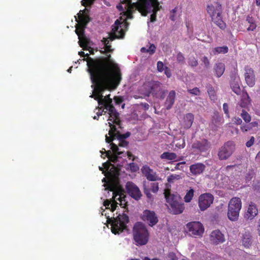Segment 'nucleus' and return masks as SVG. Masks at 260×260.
Masks as SVG:
<instances>
[{
    "instance_id": "f257e3e1",
    "label": "nucleus",
    "mask_w": 260,
    "mask_h": 260,
    "mask_svg": "<svg viewBox=\"0 0 260 260\" xmlns=\"http://www.w3.org/2000/svg\"><path fill=\"white\" fill-rule=\"evenodd\" d=\"M111 55L109 54L106 57H100L93 59L88 58L87 64V71L92 78L93 75L106 77V79H112L115 81L121 82L122 74L118 65L111 59Z\"/></svg>"
},
{
    "instance_id": "f03ea898",
    "label": "nucleus",
    "mask_w": 260,
    "mask_h": 260,
    "mask_svg": "<svg viewBox=\"0 0 260 260\" xmlns=\"http://www.w3.org/2000/svg\"><path fill=\"white\" fill-rule=\"evenodd\" d=\"M120 2L116 7L119 11H122L128 19L133 18V14L136 10L143 16L151 12L157 15L161 7L157 0H138V2L133 3H131V0H120Z\"/></svg>"
},
{
    "instance_id": "7ed1b4c3",
    "label": "nucleus",
    "mask_w": 260,
    "mask_h": 260,
    "mask_svg": "<svg viewBox=\"0 0 260 260\" xmlns=\"http://www.w3.org/2000/svg\"><path fill=\"white\" fill-rule=\"evenodd\" d=\"M93 77L90 75V79L92 83L95 85L94 93L90 96L93 98L94 99L98 101V104L101 106L102 104V99L104 97L102 95V92L107 88H110L115 89L119 85L120 82L115 81L112 79H106V77L99 76L97 77L98 75L94 74Z\"/></svg>"
},
{
    "instance_id": "20e7f679",
    "label": "nucleus",
    "mask_w": 260,
    "mask_h": 260,
    "mask_svg": "<svg viewBox=\"0 0 260 260\" xmlns=\"http://www.w3.org/2000/svg\"><path fill=\"white\" fill-rule=\"evenodd\" d=\"M108 188L110 191L113 192V195L112 198L113 199V201H112V203L108 200L105 201L104 205L106 208L107 209L110 208V206L111 211H114L117 207L116 200L119 201L120 205L122 206V207L125 208L126 202L125 201L126 196L124 194L125 192L124 190L121 187H115L113 185L109 186Z\"/></svg>"
},
{
    "instance_id": "39448f33",
    "label": "nucleus",
    "mask_w": 260,
    "mask_h": 260,
    "mask_svg": "<svg viewBox=\"0 0 260 260\" xmlns=\"http://www.w3.org/2000/svg\"><path fill=\"white\" fill-rule=\"evenodd\" d=\"M133 239L137 246L146 245L149 239V232L146 225L141 222H137L133 228Z\"/></svg>"
},
{
    "instance_id": "423d86ee",
    "label": "nucleus",
    "mask_w": 260,
    "mask_h": 260,
    "mask_svg": "<svg viewBox=\"0 0 260 260\" xmlns=\"http://www.w3.org/2000/svg\"><path fill=\"white\" fill-rule=\"evenodd\" d=\"M164 194L166 201L170 205L172 212L175 214L181 213L184 207L180 197L178 194L171 193V191L169 189L165 190Z\"/></svg>"
},
{
    "instance_id": "0eeeda50",
    "label": "nucleus",
    "mask_w": 260,
    "mask_h": 260,
    "mask_svg": "<svg viewBox=\"0 0 260 260\" xmlns=\"http://www.w3.org/2000/svg\"><path fill=\"white\" fill-rule=\"evenodd\" d=\"M107 222L111 225V231L114 234L121 233L126 228V224L129 222V217L125 213L119 214L116 217L107 218Z\"/></svg>"
},
{
    "instance_id": "6e6552de",
    "label": "nucleus",
    "mask_w": 260,
    "mask_h": 260,
    "mask_svg": "<svg viewBox=\"0 0 260 260\" xmlns=\"http://www.w3.org/2000/svg\"><path fill=\"white\" fill-rule=\"evenodd\" d=\"M108 111L109 115L108 120L112 122L113 123L119 126L120 128L121 120L119 118V113L117 111L115 107L112 105L110 107L103 108L102 110L97 112L98 116H101L103 113H106Z\"/></svg>"
},
{
    "instance_id": "1a4fd4ad",
    "label": "nucleus",
    "mask_w": 260,
    "mask_h": 260,
    "mask_svg": "<svg viewBox=\"0 0 260 260\" xmlns=\"http://www.w3.org/2000/svg\"><path fill=\"white\" fill-rule=\"evenodd\" d=\"M110 129L109 131L108 134L109 136L107 135L105 136L106 142L108 143H110L112 142L114 139L116 138L117 139H124L129 137L131 135V133L128 132H126L124 134H121L119 131L117 130L116 126L113 125L112 123L109 122Z\"/></svg>"
},
{
    "instance_id": "9d476101",
    "label": "nucleus",
    "mask_w": 260,
    "mask_h": 260,
    "mask_svg": "<svg viewBox=\"0 0 260 260\" xmlns=\"http://www.w3.org/2000/svg\"><path fill=\"white\" fill-rule=\"evenodd\" d=\"M234 149L233 143L228 141L219 149L218 156L220 160L227 159L233 153Z\"/></svg>"
},
{
    "instance_id": "9b49d317",
    "label": "nucleus",
    "mask_w": 260,
    "mask_h": 260,
    "mask_svg": "<svg viewBox=\"0 0 260 260\" xmlns=\"http://www.w3.org/2000/svg\"><path fill=\"white\" fill-rule=\"evenodd\" d=\"M161 85V83L158 81H151L145 83L143 87L147 95H149L150 94L156 95L160 92Z\"/></svg>"
},
{
    "instance_id": "f8f14e48",
    "label": "nucleus",
    "mask_w": 260,
    "mask_h": 260,
    "mask_svg": "<svg viewBox=\"0 0 260 260\" xmlns=\"http://www.w3.org/2000/svg\"><path fill=\"white\" fill-rule=\"evenodd\" d=\"M121 23L118 19H117L114 24L112 26L111 32L110 34L109 39L113 41L115 39H121L124 36V31L122 28Z\"/></svg>"
},
{
    "instance_id": "ddd939ff",
    "label": "nucleus",
    "mask_w": 260,
    "mask_h": 260,
    "mask_svg": "<svg viewBox=\"0 0 260 260\" xmlns=\"http://www.w3.org/2000/svg\"><path fill=\"white\" fill-rule=\"evenodd\" d=\"M213 200L214 197L210 193H205L200 195L198 202L200 210H206L213 203Z\"/></svg>"
},
{
    "instance_id": "4468645a",
    "label": "nucleus",
    "mask_w": 260,
    "mask_h": 260,
    "mask_svg": "<svg viewBox=\"0 0 260 260\" xmlns=\"http://www.w3.org/2000/svg\"><path fill=\"white\" fill-rule=\"evenodd\" d=\"M141 218L143 221L152 227L155 225L158 221V217L155 213L149 210L143 211L141 214Z\"/></svg>"
},
{
    "instance_id": "2eb2a0df",
    "label": "nucleus",
    "mask_w": 260,
    "mask_h": 260,
    "mask_svg": "<svg viewBox=\"0 0 260 260\" xmlns=\"http://www.w3.org/2000/svg\"><path fill=\"white\" fill-rule=\"evenodd\" d=\"M186 226L189 232L193 236H201L204 233V228L200 222H190L187 224Z\"/></svg>"
},
{
    "instance_id": "dca6fc26",
    "label": "nucleus",
    "mask_w": 260,
    "mask_h": 260,
    "mask_svg": "<svg viewBox=\"0 0 260 260\" xmlns=\"http://www.w3.org/2000/svg\"><path fill=\"white\" fill-rule=\"evenodd\" d=\"M125 188L128 194L136 200H139L141 196V192L138 187L132 182H127Z\"/></svg>"
},
{
    "instance_id": "f3484780",
    "label": "nucleus",
    "mask_w": 260,
    "mask_h": 260,
    "mask_svg": "<svg viewBox=\"0 0 260 260\" xmlns=\"http://www.w3.org/2000/svg\"><path fill=\"white\" fill-rule=\"evenodd\" d=\"M144 192L149 199H152L153 197L150 191L156 193L159 189L158 183L156 182L149 183L146 181L143 182Z\"/></svg>"
},
{
    "instance_id": "a211bd4d",
    "label": "nucleus",
    "mask_w": 260,
    "mask_h": 260,
    "mask_svg": "<svg viewBox=\"0 0 260 260\" xmlns=\"http://www.w3.org/2000/svg\"><path fill=\"white\" fill-rule=\"evenodd\" d=\"M210 142L206 139H204L202 141H197L194 142L191 146L193 149H195L198 152H200L207 151L210 149Z\"/></svg>"
},
{
    "instance_id": "6ab92c4d",
    "label": "nucleus",
    "mask_w": 260,
    "mask_h": 260,
    "mask_svg": "<svg viewBox=\"0 0 260 260\" xmlns=\"http://www.w3.org/2000/svg\"><path fill=\"white\" fill-rule=\"evenodd\" d=\"M210 240L212 243L218 245L225 241L224 235L219 230L213 231L210 235Z\"/></svg>"
},
{
    "instance_id": "aec40b11",
    "label": "nucleus",
    "mask_w": 260,
    "mask_h": 260,
    "mask_svg": "<svg viewBox=\"0 0 260 260\" xmlns=\"http://www.w3.org/2000/svg\"><path fill=\"white\" fill-rule=\"evenodd\" d=\"M142 173L146 177L147 180L150 181H155L160 179L159 177L154 172L152 169L147 165L143 166L141 169Z\"/></svg>"
},
{
    "instance_id": "412c9836",
    "label": "nucleus",
    "mask_w": 260,
    "mask_h": 260,
    "mask_svg": "<svg viewBox=\"0 0 260 260\" xmlns=\"http://www.w3.org/2000/svg\"><path fill=\"white\" fill-rule=\"evenodd\" d=\"M245 79L247 85L253 87L255 84V76L253 70L247 66L245 68Z\"/></svg>"
},
{
    "instance_id": "4be33fe9",
    "label": "nucleus",
    "mask_w": 260,
    "mask_h": 260,
    "mask_svg": "<svg viewBox=\"0 0 260 260\" xmlns=\"http://www.w3.org/2000/svg\"><path fill=\"white\" fill-rule=\"evenodd\" d=\"M257 213L258 210L256 205L251 202L245 214L244 217L247 220H251L257 215Z\"/></svg>"
},
{
    "instance_id": "5701e85b",
    "label": "nucleus",
    "mask_w": 260,
    "mask_h": 260,
    "mask_svg": "<svg viewBox=\"0 0 260 260\" xmlns=\"http://www.w3.org/2000/svg\"><path fill=\"white\" fill-rule=\"evenodd\" d=\"M206 166L201 162L195 163L189 167V170L192 175L197 176L201 174L205 170Z\"/></svg>"
},
{
    "instance_id": "b1692460",
    "label": "nucleus",
    "mask_w": 260,
    "mask_h": 260,
    "mask_svg": "<svg viewBox=\"0 0 260 260\" xmlns=\"http://www.w3.org/2000/svg\"><path fill=\"white\" fill-rule=\"evenodd\" d=\"M216 15H213L211 17L212 20L220 28L224 29L226 27V24L222 20L221 13L220 12H215Z\"/></svg>"
},
{
    "instance_id": "393cba45",
    "label": "nucleus",
    "mask_w": 260,
    "mask_h": 260,
    "mask_svg": "<svg viewBox=\"0 0 260 260\" xmlns=\"http://www.w3.org/2000/svg\"><path fill=\"white\" fill-rule=\"evenodd\" d=\"M228 207L240 211L242 208V202L241 199L238 197L233 198L229 203Z\"/></svg>"
},
{
    "instance_id": "a878e982",
    "label": "nucleus",
    "mask_w": 260,
    "mask_h": 260,
    "mask_svg": "<svg viewBox=\"0 0 260 260\" xmlns=\"http://www.w3.org/2000/svg\"><path fill=\"white\" fill-rule=\"evenodd\" d=\"M242 245L245 248H249L252 244V238L251 234L249 232H245L242 236Z\"/></svg>"
},
{
    "instance_id": "bb28decb",
    "label": "nucleus",
    "mask_w": 260,
    "mask_h": 260,
    "mask_svg": "<svg viewBox=\"0 0 260 260\" xmlns=\"http://www.w3.org/2000/svg\"><path fill=\"white\" fill-rule=\"evenodd\" d=\"M176 97V92L174 90H171L166 99L165 106L167 109H170L173 105Z\"/></svg>"
},
{
    "instance_id": "cd10ccee",
    "label": "nucleus",
    "mask_w": 260,
    "mask_h": 260,
    "mask_svg": "<svg viewBox=\"0 0 260 260\" xmlns=\"http://www.w3.org/2000/svg\"><path fill=\"white\" fill-rule=\"evenodd\" d=\"M260 120L252 121L248 124H243L241 126L240 128L242 132L245 133L248 131H252L255 127H258Z\"/></svg>"
},
{
    "instance_id": "c85d7f7f",
    "label": "nucleus",
    "mask_w": 260,
    "mask_h": 260,
    "mask_svg": "<svg viewBox=\"0 0 260 260\" xmlns=\"http://www.w3.org/2000/svg\"><path fill=\"white\" fill-rule=\"evenodd\" d=\"M102 104L101 105L100 107L97 108L96 109H98V111H100L103 109V108H107L112 106V100L110 98V95L105 96L104 98H102Z\"/></svg>"
},
{
    "instance_id": "c756f323",
    "label": "nucleus",
    "mask_w": 260,
    "mask_h": 260,
    "mask_svg": "<svg viewBox=\"0 0 260 260\" xmlns=\"http://www.w3.org/2000/svg\"><path fill=\"white\" fill-rule=\"evenodd\" d=\"M240 211L234 208H229L228 211V218L231 221H236L239 216Z\"/></svg>"
},
{
    "instance_id": "7c9ffc66",
    "label": "nucleus",
    "mask_w": 260,
    "mask_h": 260,
    "mask_svg": "<svg viewBox=\"0 0 260 260\" xmlns=\"http://www.w3.org/2000/svg\"><path fill=\"white\" fill-rule=\"evenodd\" d=\"M246 21L249 24V26L247 28L248 31H253L257 27V25L254 18L250 15H248L246 17Z\"/></svg>"
},
{
    "instance_id": "2f4dec72",
    "label": "nucleus",
    "mask_w": 260,
    "mask_h": 260,
    "mask_svg": "<svg viewBox=\"0 0 260 260\" xmlns=\"http://www.w3.org/2000/svg\"><path fill=\"white\" fill-rule=\"evenodd\" d=\"M215 72L217 77H221L223 74L225 70V66L224 63L219 62L216 63L215 66Z\"/></svg>"
},
{
    "instance_id": "473e14b6",
    "label": "nucleus",
    "mask_w": 260,
    "mask_h": 260,
    "mask_svg": "<svg viewBox=\"0 0 260 260\" xmlns=\"http://www.w3.org/2000/svg\"><path fill=\"white\" fill-rule=\"evenodd\" d=\"M194 120V116L192 113H187L184 117L185 126L187 128H190L192 125Z\"/></svg>"
},
{
    "instance_id": "72a5a7b5",
    "label": "nucleus",
    "mask_w": 260,
    "mask_h": 260,
    "mask_svg": "<svg viewBox=\"0 0 260 260\" xmlns=\"http://www.w3.org/2000/svg\"><path fill=\"white\" fill-rule=\"evenodd\" d=\"M229 48L226 46H223L222 47H217L212 50V52L214 55L218 54H225L228 52Z\"/></svg>"
},
{
    "instance_id": "f704fd0d",
    "label": "nucleus",
    "mask_w": 260,
    "mask_h": 260,
    "mask_svg": "<svg viewBox=\"0 0 260 260\" xmlns=\"http://www.w3.org/2000/svg\"><path fill=\"white\" fill-rule=\"evenodd\" d=\"M160 158L169 160H174L177 158V155L175 153L165 152L160 155Z\"/></svg>"
},
{
    "instance_id": "c9c22d12",
    "label": "nucleus",
    "mask_w": 260,
    "mask_h": 260,
    "mask_svg": "<svg viewBox=\"0 0 260 260\" xmlns=\"http://www.w3.org/2000/svg\"><path fill=\"white\" fill-rule=\"evenodd\" d=\"M78 19H79L78 24L84 26L85 27L86 26L87 23L89 21V17L83 14L79 15Z\"/></svg>"
},
{
    "instance_id": "e433bc0d",
    "label": "nucleus",
    "mask_w": 260,
    "mask_h": 260,
    "mask_svg": "<svg viewBox=\"0 0 260 260\" xmlns=\"http://www.w3.org/2000/svg\"><path fill=\"white\" fill-rule=\"evenodd\" d=\"M104 149L105 152L106 153L107 157L109 159L110 161L116 163L118 161V159L119 158L118 155L120 154H117L115 153L112 154L110 150L106 151L105 149Z\"/></svg>"
},
{
    "instance_id": "4c0bfd02",
    "label": "nucleus",
    "mask_w": 260,
    "mask_h": 260,
    "mask_svg": "<svg viewBox=\"0 0 260 260\" xmlns=\"http://www.w3.org/2000/svg\"><path fill=\"white\" fill-rule=\"evenodd\" d=\"M78 39L79 40L78 43L80 46L83 48L84 50L86 49V47L88 45L89 41L85 35L82 36V37H78Z\"/></svg>"
},
{
    "instance_id": "58836bf2",
    "label": "nucleus",
    "mask_w": 260,
    "mask_h": 260,
    "mask_svg": "<svg viewBox=\"0 0 260 260\" xmlns=\"http://www.w3.org/2000/svg\"><path fill=\"white\" fill-rule=\"evenodd\" d=\"M194 191L192 188H190L187 191L184 198V201L186 203H189L191 201L194 196Z\"/></svg>"
},
{
    "instance_id": "ea45409f",
    "label": "nucleus",
    "mask_w": 260,
    "mask_h": 260,
    "mask_svg": "<svg viewBox=\"0 0 260 260\" xmlns=\"http://www.w3.org/2000/svg\"><path fill=\"white\" fill-rule=\"evenodd\" d=\"M174 142L175 143V146L179 149L183 148L185 146V142L184 137L176 139Z\"/></svg>"
},
{
    "instance_id": "a19ab883",
    "label": "nucleus",
    "mask_w": 260,
    "mask_h": 260,
    "mask_svg": "<svg viewBox=\"0 0 260 260\" xmlns=\"http://www.w3.org/2000/svg\"><path fill=\"white\" fill-rule=\"evenodd\" d=\"M85 27H86L82 26V25H80L78 24L76 25L75 32H76V34L78 36V37H82V36L85 35L84 30H85Z\"/></svg>"
},
{
    "instance_id": "79ce46f5",
    "label": "nucleus",
    "mask_w": 260,
    "mask_h": 260,
    "mask_svg": "<svg viewBox=\"0 0 260 260\" xmlns=\"http://www.w3.org/2000/svg\"><path fill=\"white\" fill-rule=\"evenodd\" d=\"M241 116L246 123H248L251 121V118L250 115L244 110H242Z\"/></svg>"
},
{
    "instance_id": "37998d69",
    "label": "nucleus",
    "mask_w": 260,
    "mask_h": 260,
    "mask_svg": "<svg viewBox=\"0 0 260 260\" xmlns=\"http://www.w3.org/2000/svg\"><path fill=\"white\" fill-rule=\"evenodd\" d=\"M210 99L212 101H214L216 99V94L214 89L212 87H210L207 90Z\"/></svg>"
},
{
    "instance_id": "c03bdc74",
    "label": "nucleus",
    "mask_w": 260,
    "mask_h": 260,
    "mask_svg": "<svg viewBox=\"0 0 260 260\" xmlns=\"http://www.w3.org/2000/svg\"><path fill=\"white\" fill-rule=\"evenodd\" d=\"M110 146H111V149L113 152V153L117 154H122V151H119V148L117 145L115 144L110 142Z\"/></svg>"
},
{
    "instance_id": "a18cd8bd",
    "label": "nucleus",
    "mask_w": 260,
    "mask_h": 260,
    "mask_svg": "<svg viewBox=\"0 0 260 260\" xmlns=\"http://www.w3.org/2000/svg\"><path fill=\"white\" fill-rule=\"evenodd\" d=\"M207 11L211 17L213 16V15H216L215 12H219L218 10H215L214 7L213 6H208Z\"/></svg>"
},
{
    "instance_id": "49530a36",
    "label": "nucleus",
    "mask_w": 260,
    "mask_h": 260,
    "mask_svg": "<svg viewBox=\"0 0 260 260\" xmlns=\"http://www.w3.org/2000/svg\"><path fill=\"white\" fill-rule=\"evenodd\" d=\"M232 90L237 95L241 93V90L239 85L237 84H233L231 85Z\"/></svg>"
},
{
    "instance_id": "de8ad7c7",
    "label": "nucleus",
    "mask_w": 260,
    "mask_h": 260,
    "mask_svg": "<svg viewBox=\"0 0 260 260\" xmlns=\"http://www.w3.org/2000/svg\"><path fill=\"white\" fill-rule=\"evenodd\" d=\"M129 169L132 172H136L139 170V167L138 165L134 162L129 163Z\"/></svg>"
},
{
    "instance_id": "09e8293b",
    "label": "nucleus",
    "mask_w": 260,
    "mask_h": 260,
    "mask_svg": "<svg viewBox=\"0 0 260 260\" xmlns=\"http://www.w3.org/2000/svg\"><path fill=\"white\" fill-rule=\"evenodd\" d=\"M187 91L189 93L194 95H199L201 93V91L199 88L198 87H194L192 89H188Z\"/></svg>"
},
{
    "instance_id": "8fccbe9b",
    "label": "nucleus",
    "mask_w": 260,
    "mask_h": 260,
    "mask_svg": "<svg viewBox=\"0 0 260 260\" xmlns=\"http://www.w3.org/2000/svg\"><path fill=\"white\" fill-rule=\"evenodd\" d=\"M181 178L179 175L172 174L168 177V181L169 182H173L175 180H179Z\"/></svg>"
},
{
    "instance_id": "3c124183",
    "label": "nucleus",
    "mask_w": 260,
    "mask_h": 260,
    "mask_svg": "<svg viewBox=\"0 0 260 260\" xmlns=\"http://www.w3.org/2000/svg\"><path fill=\"white\" fill-rule=\"evenodd\" d=\"M188 63L192 67H197L198 64V61L194 57L189 58Z\"/></svg>"
},
{
    "instance_id": "603ef678",
    "label": "nucleus",
    "mask_w": 260,
    "mask_h": 260,
    "mask_svg": "<svg viewBox=\"0 0 260 260\" xmlns=\"http://www.w3.org/2000/svg\"><path fill=\"white\" fill-rule=\"evenodd\" d=\"M147 50H148V53L150 55H152L155 52L156 47L153 44H151L150 45L148 49H147Z\"/></svg>"
},
{
    "instance_id": "864d4df0",
    "label": "nucleus",
    "mask_w": 260,
    "mask_h": 260,
    "mask_svg": "<svg viewBox=\"0 0 260 260\" xmlns=\"http://www.w3.org/2000/svg\"><path fill=\"white\" fill-rule=\"evenodd\" d=\"M95 0H82V5L84 7L91 6L94 3Z\"/></svg>"
},
{
    "instance_id": "5fc2aeb1",
    "label": "nucleus",
    "mask_w": 260,
    "mask_h": 260,
    "mask_svg": "<svg viewBox=\"0 0 260 260\" xmlns=\"http://www.w3.org/2000/svg\"><path fill=\"white\" fill-rule=\"evenodd\" d=\"M168 257L169 260H178V257L174 252H169Z\"/></svg>"
},
{
    "instance_id": "6e6d98bb",
    "label": "nucleus",
    "mask_w": 260,
    "mask_h": 260,
    "mask_svg": "<svg viewBox=\"0 0 260 260\" xmlns=\"http://www.w3.org/2000/svg\"><path fill=\"white\" fill-rule=\"evenodd\" d=\"M177 60L180 63H183L184 62V57L182 53L179 52L177 53Z\"/></svg>"
},
{
    "instance_id": "4d7b16f0",
    "label": "nucleus",
    "mask_w": 260,
    "mask_h": 260,
    "mask_svg": "<svg viewBox=\"0 0 260 260\" xmlns=\"http://www.w3.org/2000/svg\"><path fill=\"white\" fill-rule=\"evenodd\" d=\"M157 70L160 72H162L164 70V65L162 61H159L157 62Z\"/></svg>"
},
{
    "instance_id": "13d9d810",
    "label": "nucleus",
    "mask_w": 260,
    "mask_h": 260,
    "mask_svg": "<svg viewBox=\"0 0 260 260\" xmlns=\"http://www.w3.org/2000/svg\"><path fill=\"white\" fill-rule=\"evenodd\" d=\"M118 140L119 141L118 145L120 147H126L128 144V142L124 139H118Z\"/></svg>"
},
{
    "instance_id": "bf43d9fd",
    "label": "nucleus",
    "mask_w": 260,
    "mask_h": 260,
    "mask_svg": "<svg viewBox=\"0 0 260 260\" xmlns=\"http://www.w3.org/2000/svg\"><path fill=\"white\" fill-rule=\"evenodd\" d=\"M254 140L255 139L254 137H251L250 140L246 142V146L247 147H250L252 146L254 144Z\"/></svg>"
},
{
    "instance_id": "052dcab7",
    "label": "nucleus",
    "mask_w": 260,
    "mask_h": 260,
    "mask_svg": "<svg viewBox=\"0 0 260 260\" xmlns=\"http://www.w3.org/2000/svg\"><path fill=\"white\" fill-rule=\"evenodd\" d=\"M232 121L234 124L240 125L242 123V119L238 117H235L233 118Z\"/></svg>"
},
{
    "instance_id": "680f3d73",
    "label": "nucleus",
    "mask_w": 260,
    "mask_h": 260,
    "mask_svg": "<svg viewBox=\"0 0 260 260\" xmlns=\"http://www.w3.org/2000/svg\"><path fill=\"white\" fill-rule=\"evenodd\" d=\"M223 110L224 111V113L226 115V116L228 117H229V107H228V105L226 103L223 104Z\"/></svg>"
},
{
    "instance_id": "e2e57ef3",
    "label": "nucleus",
    "mask_w": 260,
    "mask_h": 260,
    "mask_svg": "<svg viewBox=\"0 0 260 260\" xmlns=\"http://www.w3.org/2000/svg\"><path fill=\"white\" fill-rule=\"evenodd\" d=\"M202 61L203 62L204 64H205V66L206 68H208L209 67L210 62H209L208 58L206 56H204L203 57Z\"/></svg>"
},
{
    "instance_id": "0e129e2a",
    "label": "nucleus",
    "mask_w": 260,
    "mask_h": 260,
    "mask_svg": "<svg viewBox=\"0 0 260 260\" xmlns=\"http://www.w3.org/2000/svg\"><path fill=\"white\" fill-rule=\"evenodd\" d=\"M105 51L107 53H111L113 51V49L111 48V46L110 45L107 44L105 46Z\"/></svg>"
},
{
    "instance_id": "69168bd1",
    "label": "nucleus",
    "mask_w": 260,
    "mask_h": 260,
    "mask_svg": "<svg viewBox=\"0 0 260 260\" xmlns=\"http://www.w3.org/2000/svg\"><path fill=\"white\" fill-rule=\"evenodd\" d=\"M164 71L165 72V74L166 75L168 78H170L171 76V71L168 67H165Z\"/></svg>"
},
{
    "instance_id": "338daca9",
    "label": "nucleus",
    "mask_w": 260,
    "mask_h": 260,
    "mask_svg": "<svg viewBox=\"0 0 260 260\" xmlns=\"http://www.w3.org/2000/svg\"><path fill=\"white\" fill-rule=\"evenodd\" d=\"M114 100L116 103L117 104H121L123 101V99L121 97H115Z\"/></svg>"
},
{
    "instance_id": "774afa93",
    "label": "nucleus",
    "mask_w": 260,
    "mask_h": 260,
    "mask_svg": "<svg viewBox=\"0 0 260 260\" xmlns=\"http://www.w3.org/2000/svg\"><path fill=\"white\" fill-rule=\"evenodd\" d=\"M156 20V14H153L150 15V21L151 22H154Z\"/></svg>"
}]
</instances>
